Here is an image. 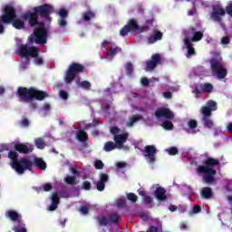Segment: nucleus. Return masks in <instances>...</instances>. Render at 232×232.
<instances>
[{
	"label": "nucleus",
	"mask_w": 232,
	"mask_h": 232,
	"mask_svg": "<svg viewBox=\"0 0 232 232\" xmlns=\"http://www.w3.org/2000/svg\"><path fill=\"white\" fill-rule=\"evenodd\" d=\"M215 168H218L220 169V160L207 157L203 160V165H199L196 169V172L198 175H202V181L205 184H208V186H211V184H215L217 182V179L215 178L217 176V169Z\"/></svg>",
	"instance_id": "f257e3e1"
},
{
	"label": "nucleus",
	"mask_w": 232,
	"mask_h": 232,
	"mask_svg": "<svg viewBox=\"0 0 232 232\" xmlns=\"http://www.w3.org/2000/svg\"><path fill=\"white\" fill-rule=\"evenodd\" d=\"M53 5L50 4H44L42 5L34 7L33 12L28 11L23 14L22 19H24V21H29V24L31 26H37V24H39V17L52 23L51 15L53 14Z\"/></svg>",
	"instance_id": "f03ea898"
},
{
	"label": "nucleus",
	"mask_w": 232,
	"mask_h": 232,
	"mask_svg": "<svg viewBox=\"0 0 232 232\" xmlns=\"http://www.w3.org/2000/svg\"><path fill=\"white\" fill-rule=\"evenodd\" d=\"M155 18L153 15H150L143 25H139V22L135 18H131L128 21L127 24L120 31V35L121 37H126L130 32L132 34H146V32H150V30L153 26V22Z\"/></svg>",
	"instance_id": "7ed1b4c3"
},
{
	"label": "nucleus",
	"mask_w": 232,
	"mask_h": 232,
	"mask_svg": "<svg viewBox=\"0 0 232 232\" xmlns=\"http://www.w3.org/2000/svg\"><path fill=\"white\" fill-rule=\"evenodd\" d=\"M2 14L0 16V34H5V25L3 24H10L17 17V10L11 5H5L2 8Z\"/></svg>",
	"instance_id": "20e7f679"
},
{
	"label": "nucleus",
	"mask_w": 232,
	"mask_h": 232,
	"mask_svg": "<svg viewBox=\"0 0 232 232\" xmlns=\"http://www.w3.org/2000/svg\"><path fill=\"white\" fill-rule=\"evenodd\" d=\"M86 72V67L79 63H72L66 70L64 81L66 84H72L75 81V77Z\"/></svg>",
	"instance_id": "39448f33"
},
{
	"label": "nucleus",
	"mask_w": 232,
	"mask_h": 232,
	"mask_svg": "<svg viewBox=\"0 0 232 232\" xmlns=\"http://www.w3.org/2000/svg\"><path fill=\"white\" fill-rule=\"evenodd\" d=\"M30 44H46L48 42V30L45 27H36L28 37Z\"/></svg>",
	"instance_id": "423d86ee"
},
{
	"label": "nucleus",
	"mask_w": 232,
	"mask_h": 232,
	"mask_svg": "<svg viewBox=\"0 0 232 232\" xmlns=\"http://www.w3.org/2000/svg\"><path fill=\"white\" fill-rule=\"evenodd\" d=\"M10 166L18 175H24L26 170L34 168V162L26 158L19 159L16 162H11Z\"/></svg>",
	"instance_id": "0eeeda50"
},
{
	"label": "nucleus",
	"mask_w": 232,
	"mask_h": 232,
	"mask_svg": "<svg viewBox=\"0 0 232 232\" xmlns=\"http://www.w3.org/2000/svg\"><path fill=\"white\" fill-rule=\"evenodd\" d=\"M16 53L19 55V57H24L25 59L28 57H37V55L41 53V49L37 46L21 44L18 46Z\"/></svg>",
	"instance_id": "6e6552de"
},
{
	"label": "nucleus",
	"mask_w": 232,
	"mask_h": 232,
	"mask_svg": "<svg viewBox=\"0 0 232 232\" xmlns=\"http://www.w3.org/2000/svg\"><path fill=\"white\" fill-rule=\"evenodd\" d=\"M210 66L213 73H217L218 79L222 80L227 77V69L224 68V65L220 63V61L212 58L210 60Z\"/></svg>",
	"instance_id": "1a4fd4ad"
},
{
	"label": "nucleus",
	"mask_w": 232,
	"mask_h": 232,
	"mask_svg": "<svg viewBox=\"0 0 232 232\" xmlns=\"http://www.w3.org/2000/svg\"><path fill=\"white\" fill-rule=\"evenodd\" d=\"M34 95V87H18L16 96L19 98L20 102H32Z\"/></svg>",
	"instance_id": "9d476101"
},
{
	"label": "nucleus",
	"mask_w": 232,
	"mask_h": 232,
	"mask_svg": "<svg viewBox=\"0 0 232 232\" xmlns=\"http://www.w3.org/2000/svg\"><path fill=\"white\" fill-rule=\"evenodd\" d=\"M142 151L147 162L149 164H155L157 160V148L154 145H147Z\"/></svg>",
	"instance_id": "9b49d317"
},
{
	"label": "nucleus",
	"mask_w": 232,
	"mask_h": 232,
	"mask_svg": "<svg viewBox=\"0 0 232 232\" xmlns=\"http://www.w3.org/2000/svg\"><path fill=\"white\" fill-rule=\"evenodd\" d=\"M185 35H192L189 41L192 43H198V41H202L204 37V32L197 31V27L195 26H189L188 29L185 32Z\"/></svg>",
	"instance_id": "f8f14e48"
},
{
	"label": "nucleus",
	"mask_w": 232,
	"mask_h": 232,
	"mask_svg": "<svg viewBox=\"0 0 232 232\" xmlns=\"http://www.w3.org/2000/svg\"><path fill=\"white\" fill-rule=\"evenodd\" d=\"M155 117L157 119H160L163 117L168 121H171V119H175V114L168 108L160 107L155 111Z\"/></svg>",
	"instance_id": "ddd939ff"
},
{
	"label": "nucleus",
	"mask_w": 232,
	"mask_h": 232,
	"mask_svg": "<svg viewBox=\"0 0 232 232\" xmlns=\"http://www.w3.org/2000/svg\"><path fill=\"white\" fill-rule=\"evenodd\" d=\"M159 64H162V60L160 59V54L155 53L151 56L150 60H148L146 63V71L151 72L159 66Z\"/></svg>",
	"instance_id": "4468645a"
},
{
	"label": "nucleus",
	"mask_w": 232,
	"mask_h": 232,
	"mask_svg": "<svg viewBox=\"0 0 232 232\" xmlns=\"http://www.w3.org/2000/svg\"><path fill=\"white\" fill-rule=\"evenodd\" d=\"M211 19L216 23H220L222 21V17L226 15V10L222 8L220 5H214L212 7Z\"/></svg>",
	"instance_id": "2eb2a0df"
},
{
	"label": "nucleus",
	"mask_w": 232,
	"mask_h": 232,
	"mask_svg": "<svg viewBox=\"0 0 232 232\" xmlns=\"http://www.w3.org/2000/svg\"><path fill=\"white\" fill-rule=\"evenodd\" d=\"M14 150L15 151H18V153H22L24 155L34 151V148L30 143H16L14 144Z\"/></svg>",
	"instance_id": "dca6fc26"
},
{
	"label": "nucleus",
	"mask_w": 232,
	"mask_h": 232,
	"mask_svg": "<svg viewBox=\"0 0 232 232\" xmlns=\"http://www.w3.org/2000/svg\"><path fill=\"white\" fill-rule=\"evenodd\" d=\"M203 117H202V122L204 128H208V130H213L215 128V121L211 119V115L209 114V111H207L206 112H201Z\"/></svg>",
	"instance_id": "f3484780"
},
{
	"label": "nucleus",
	"mask_w": 232,
	"mask_h": 232,
	"mask_svg": "<svg viewBox=\"0 0 232 232\" xmlns=\"http://www.w3.org/2000/svg\"><path fill=\"white\" fill-rule=\"evenodd\" d=\"M162 37H164V34L160 30H154L150 35L147 38V43L149 44H155V43L159 41H162Z\"/></svg>",
	"instance_id": "a211bd4d"
},
{
	"label": "nucleus",
	"mask_w": 232,
	"mask_h": 232,
	"mask_svg": "<svg viewBox=\"0 0 232 232\" xmlns=\"http://www.w3.org/2000/svg\"><path fill=\"white\" fill-rule=\"evenodd\" d=\"M108 180H110V176L108 174L101 173L100 179L96 182L97 191H104Z\"/></svg>",
	"instance_id": "6ab92c4d"
},
{
	"label": "nucleus",
	"mask_w": 232,
	"mask_h": 232,
	"mask_svg": "<svg viewBox=\"0 0 232 232\" xmlns=\"http://www.w3.org/2000/svg\"><path fill=\"white\" fill-rule=\"evenodd\" d=\"M58 15H60V18L58 19L60 28H66L68 24V22L66 21V18L68 17V10L61 8L58 12Z\"/></svg>",
	"instance_id": "aec40b11"
},
{
	"label": "nucleus",
	"mask_w": 232,
	"mask_h": 232,
	"mask_svg": "<svg viewBox=\"0 0 232 232\" xmlns=\"http://www.w3.org/2000/svg\"><path fill=\"white\" fill-rule=\"evenodd\" d=\"M129 134L124 132L122 134H118L113 137L114 143L118 147V150H121L124 146V142L128 140Z\"/></svg>",
	"instance_id": "412c9836"
},
{
	"label": "nucleus",
	"mask_w": 232,
	"mask_h": 232,
	"mask_svg": "<svg viewBox=\"0 0 232 232\" xmlns=\"http://www.w3.org/2000/svg\"><path fill=\"white\" fill-rule=\"evenodd\" d=\"M218 107L217 106V102L210 100L207 102V106L201 108V113H206L209 111V115H213V111H217Z\"/></svg>",
	"instance_id": "4be33fe9"
},
{
	"label": "nucleus",
	"mask_w": 232,
	"mask_h": 232,
	"mask_svg": "<svg viewBox=\"0 0 232 232\" xmlns=\"http://www.w3.org/2000/svg\"><path fill=\"white\" fill-rule=\"evenodd\" d=\"M47 97H50L48 92L33 88V101L34 99L36 101H44Z\"/></svg>",
	"instance_id": "5701e85b"
},
{
	"label": "nucleus",
	"mask_w": 232,
	"mask_h": 232,
	"mask_svg": "<svg viewBox=\"0 0 232 232\" xmlns=\"http://www.w3.org/2000/svg\"><path fill=\"white\" fill-rule=\"evenodd\" d=\"M76 139L79 142H82L83 148H88V133L84 130H78L76 133Z\"/></svg>",
	"instance_id": "b1692460"
},
{
	"label": "nucleus",
	"mask_w": 232,
	"mask_h": 232,
	"mask_svg": "<svg viewBox=\"0 0 232 232\" xmlns=\"http://www.w3.org/2000/svg\"><path fill=\"white\" fill-rule=\"evenodd\" d=\"M199 195L203 200H209L213 198V190L209 187H204L201 188Z\"/></svg>",
	"instance_id": "393cba45"
},
{
	"label": "nucleus",
	"mask_w": 232,
	"mask_h": 232,
	"mask_svg": "<svg viewBox=\"0 0 232 232\" xmlns=\"http://www.w3.org/2000/svg\"><path fill=\"white\" fill-rule=\"evenodd\" d=\"M51 200H52V204L48 207V210L55 211V209H57V206H59V203L61 202L59 194L57 192L53 193Z\"/></svg>",
	"instance_id": "a878e982"
},
{
	"label": "nucleus",
	"mask_w": 232,
	"mask_h": 232,
	"mask_svg": "<svg viewBox=\"0 0 232 232\" xmlns=\"http://www.w3.org/2000/svg\"><path fill=\"white\" fill-rule=\"evenodd\" d=\"M154 195L157 200H159L160 202H164V200H168V196H166V189L164 188H157Z\"/></svg>",
	"instance_id": "bb28decb"
},
{
	"label": "nucleus",
	"mask_w": 232,
	"mask_h": 232,
	"mask_svg": "<svg viewBox=\"0 0 232 232\" xmlns=\"http://www.w3.org/2000/svg\"><path fill=\"white\" fill-rule=\"evenodd\" d=\"M97 17V14H95V12L92 11V9H89L87 12H83L82 14V20L83 23H91L92 19H95Z\"/></svg>",
	"instance_id": "cd10ccee"
},
{
	"label": "nucleus",
	"mask_w": 232,
	"mask_h": 232,
	"mask_svg": "<svg viewBox=\"0 0 232 232\" xmlns=\"http://www.w3.org/2000/svg\"><path fill=\"white\" fill-rule=\"evenodd\" d=\"M184 44L188 50L186 57L189 59V57L195 55V48L193 47V44H191V40H189L188 38L184 39Z\"/></svg>",
	"instance_id": "c85d7f7f"
},
{
	"label": "nucleus",
	"mask_w": 232,
	"mask_h": 232,
	"mask_svg": "<svg viewBox=\"0 0 232 232\" xmlns=\"http://www.w3.org/2000/svg\"><path fill=\"white\" fill-rule=\"evenodd\" d=\"M142 119H144V117H142V115L140 114H134L131 117L129 118L126 126L127 128H131L134 126V124H137V122H139V121H142Z\"/></svg>",
	"instance_id": "c756f323"
},
{
	"label": "nucleus",
	"mask_w": 232,
	"mask_h": 232,
	"mask_svg": "<svg viewBox=\"0 0 232 232\" xmlns=\"http://www.w3.org/2000/svg\"><path fill=\"white\" fill-rule=\"evenodd\" d=\"M5 217L7 218H10L12 222H19L21 218V216L15 210H7L5 213Z\"/></svg>",
	"instance_id": "7c9ffc66"
},
{
	"label": "nucleus",
	"mask_w": 232,
	"mask_h": 232,
	"mask_svg": "<svg viewBox=\"0 0 232 232\" xmlns=\"http://www.w3.org/2000/svg\"><path fill=\"white\" fill-rule=\"evenodd\" d=\"M122 220V218L117 213L113 212L109 216V223L113 224V226H119V222Z\"/></svg>",
	"instance_id": "2f4dec72"
},
{
	"label": "nucleus",
	"mask_w": 232,
	"mask_h": 232,
	"mask_svg": "<svg viewBox=\"0 0 232 232\" xmlns=\"http://www.w3.org/2000/svg\"><path fill=\"white\" fill-rule=\"evenodd\" d=\"M33 166H35L36 168H40V169H46V162L43 160L41 158H35L34 161L33 162Z\"/></svg>",
	"instance_id": "473e14b6"
},
{
	"label": "nucleus",
	"mask_w": 232,
	"mask_h": 232,
	"mask_svg": "<svg viewBox=\"0 0 232 232\" xmlns=\"http://www.w3.org/2000/svg\"><path fill=\"white\" fill-rule=\"evenodd\" d=\"M117 144L113 141H107L104 144L103 150L104 151L110 152L113 151V150H117Z\"/></svg>",
	"instance_id": "72a5a7b5"
},
{
	"label": "nucleus",
	"mask_w": 232,
	"mask_h": 232,
	"mask_svg": "<svg viewBox=\"0 0 232 232\" xmlns=\"http://www.w3.org/2000/svg\"><path fill=\"white\" fill-rule=\"evenodd\" d=\"M122 52V49L121 47H111L108 52H107V56L110 57V59H113L117 53Z\"/></svg>",
	"instance_id": "f704fd0d"
},
{
	"label": "nucleus",
	"mask_w": 232,
	"mask_h": 232,
	"mask_svg": "<svg viewBox=\"0 0 232 232\" xmlns=\"http://www.w3.org/2000/svg\"><path fill=\"white\" fill-rule=\"evenodd\" d=\"M11 23L14 28H16V30H23V28H24V21L23 20L14 18Z\"/></svg>",
	"instance_id": "c9c22d12"
},
{
	"label": "nucleus",
	"mask_w": 232,
	"mask_h": 232,
	"mask_svg": "<svg viewBox=\"0 0 232 232\" xmlns=\"http://www.w3.org/2000/svg\"><path fill=\"white\" fill-rule=\"evenodd\" d=\"M77 86H79V88H82V90H90L92 88V82L84 80L82 82H77Z\"/></svg>",
	"instance_id": "e433bc0d"
},
{
	"label": "nucleus",
	"mask_w": 232,
	"mask_h": 232,
	"mask_svg": "<svg viewBox=\"0 0 232 232\" xmlns=\"http://www.w3.org/2000/svg\"><path fill=\"white\" fill-rule=\"evenodd\" d=\"M98 222L100 226L106 227V226H111V223H110V218H106L104 216L98 218Z\"/></svg>",
	"instance_id": "4c0bfd02"
},
{
	"label": "nucleus",
	"mask_w": 232,
	"mask_h": 232,
	"mask_svg": "<svg viewBox=\"0 0 232 232\" xmlns=\"http://www.w3.org/2000/svg\"><path fill=\"white\" fill-rule=\"evenodd\" d=\"M35 146L38 150H44L46 147V143L44 142V140L43 138H37L34 140Z\"/></svg>",
	"instance_id": "58836bf2"
},
{
	"label": "nucleus",
	"mask_w": 232,
	"mask_h": 232,
	"mask_svg": "<svg viewBox=\"0 0 232 232\" xmlns=\"http://www.w3.org/2000/svg\"><path fill=\"white\" fill-rule=\"evenodd\" d=\"M8 159L12 160L11 162H16L19 160V153L15 150H10L8 152Z\"/></svg>",
	"instance_id": "ea45409f"
},
{
	"label": "nucleus",
	"mask_w": 232,
	"mask_h": 232,
	"mask_svg": "<svg viewBox=\"0 0 232 232\" xmlns=\"http://www.w3.org/2000/svg\"><path fill=\"white\" fill-rule=\"evenodd\" d=\"M125 70H126V74L128 75V77H131V75H133V63H131L130 62H128L125 64Z\"/></svg>",
	"instance_id": "a19ab883"
},
{
	"label": "nucleus",
	"mask_w": 232,
	"mask_h": 232,
	"mask_svg": "<svg viewBox=\"0 0 232 232\" xmlns=\"http://www.w3.org/2000/svg\"><path fill=\"white\" fill-rule=\"evenodd\" d=\"M64 181L69 185V186H75L77 184V179H75V176H67L64 179Z\"/></svg>",
	"instance_id": "79ce46f5"
},
{
	"label": "nucleus",
	"mask_w": 232,
	"mask_h": 232,
	"mask_svg": "<svg viewBox=\"0 0 232 232\" xmlns=\"http://www.w3.org/2000/svg\"><path fill=\"white\" fill-rule=\"evenodd\" d=\"M201 88L202 92H204L205 93H211V92H213V84L211 83H205L201 85Z\"/></svg>",
	"instance_id": "37998d69"
},
{
	"label": "nucleus",
	"mask_w": 232,
	"mask_h": 232,
	"mask_svg": "<svg viewBox=\"0 0 232 232\" xmlns=\"http://www.w3.org/2000/svg\"><path fill=\"white\" fill-rule=\"evenodd\" d=\"M162 128L164 129V130H173V122L172 121H163V123H162Z\"/></svg>",
	"instance_id": "c03bdc74"
},
{
	"label": "nucleus",
	"mask_w": 232,
	"mask_h": 232,
	"mask_svg": "<svg viewBox=\"0 0 232 232\" xmlns=\"http://www.w3.org/2000/svg\"><path fill=\"white\" fill-rule=\"evenodd\" d=\"M188 126L189 130H195L197 126H198V122L197 121V120H188Z\"/></svg>",
	"instance_id": "a18cd8bd"
},
{
	"label": "nucleus",
	"mask_w": 232,
	"mask_h": 232,
	"mask_svg": "<svg viewBox=\"0 0 232 232\" xmlns=\"http://www.w3.org/2000/svg\"><path fill=\"white\" fill-rule=\"evenodd\" d=\"M97 126H99V121L97 120H93L92 122L84 126V130H90V128H97Z\"/></svg>",
	"instance_id": "49530a36"
},
{
	"label": "nucleus",
	"mask_w": 232,
	"mask_h": 232,
	"mask_svg": "<svg viewBox=\"0 0 232 232\" xmlns=\"http://www.w3.org/2000/svg\"><path fill=\"white\" fill-rule=\"evenodd\" d=\"M127 198H128V200H130L133 204H135V202H137V200H139V198L134 193H128L127 194Z\"/></svg>",
	"instance_id": "de8ad7c7"
},
{
	"label": "nucleus",
	"mask_w": 232,
	"mask_h": 232,
	"mask_svg": "<svg viewBox=\"0 0 232 232\" xmlns=\"http://www.w3.org/2000/svg\"><path fill=\"white\" fill-rule=\"evenodd\" d=\"M94 168H95V169H104V163L101 160H96L94 161Z\"/></svg>",
	"instance_id": "09e8293b"
},
{
	"label": "nucleus",
	"mask_w": 232,
	"mask_h": 232,
	"mask_svg": "<svg viewBox=\"0 0 232 232\" xmlns=\"http://www.w3.org/2000/svg\"><path fill=\"white\" fill-rule=\"evenodd\" d=\"M202 211V208H200L199 205H194L191 211H190V215H197L198 213H200Z\"/></svg>",
	"instance_id": "8fccbe9b"
},
{
	"label": "nucleus",
	"mask_w": 232,
	"mask_h": 232,
	"mask_svg": "<svg viewBox=\"0 0 232 232\" xmlns=\"http://www.w3.org/2000/svg\"><path fill=\"white\" fill-rule=\"evenodd\" d=\"M34 59V64H37V66H41L44 64V60L43 57L37 55L36 57H33Z\"/></svg>",
	"instance_id": "3c124183"
},
{
	"label": "nucleus",
	"mask_w": 232,
	"mask_h": 232,
	"mask_svg": "<svg viewBox=\"0 0 232 232\" xmlns=\"http://www.w3.org/2000/svg\"><path fill=\"white\" fill-rule=\"evenodd\" d=\"M20 126L22 128H28V126H30V121H28V119H26V118H23L20 121Z\"/></svg>",
	"instance_id": "603ef678"
},
{
	"label": "nucleus",
	"mask_w": 232,
	"mask_h": 232,
	"mask_svg": "<svg viewBox=\"0 0 232 232\" xmlns=\"http://www.w3.org/2000/svg\"><path fill=\"white\" fill-rule=\"evenodd\" d=\"M110 132L115 137V135H119V133H121V129H119L117 126H112L110 129Z\"/></svg>",
	"instance_id": "864d4df0"
},
{
	"label": "nucleus",
	"mask_w": 232,
	"mask_h": 232,
	"mask_svg": "<svg viewBox=\"0 0 232 232\" xmlns=\"http://www.w3.org/2000/svg\"><path fill=\"white\" fill-rule=\"evenodd\" d=\"M82 189H85V191H90V189H92V183H90V181H84L82 185Z\"/></svg>",
	"instance_id": "5fc2aeb1"
},
{
	"label": "nucleus",
	"mask_w": 232,
	"mask_h": 232,
	"mask_svg": "<svg viewBox=\"0 0 232 232\" xmlns=\"http://www.w3.org/2000/svg\"><path fill=\"white\" fill-rule=\"evenodd\" d=\"M179 154V149L177 147H170L169 150V155H178Z\"/></svg>",
	"instance_id": "6e6d98bb"
},
{
	"label": "nucleus",
	"mask_w": 232,
	"mask_h": 232,
	"mask_svg": "<svg viewBox=\"0 0 232 232\" xmlns=\"http://www.w3.org/2000/svg\"><path fill=\"white\" fill-rule=\"evenodd\" d=\"M80 211L82 213V215H88V213H90V209L86 206H82L80 208Z\"/></svg>",
	"instance_id": "4d7b16f0"
},
{
	"label": "nucleus",
	"mask_w": 232,
	"mask_h": 232,
	"mask_svg": "<svg viewBox=\"0 0 232 232\" xmlns=\"http://www.w3.org/2000/svg\"><path fill=\"white\" fill-rule=\"evenodd\" d=\"M60 97H61V99H63V101H67L68 93L66 92V91L61 90L60 91Z\"/></svg>",
	"instance_id": "13d9d810"
},
{
	"label": "nucleus",
	"mask_w": 232,
	"mask_h": 232,
	"mask_svg": "<svg viewBox=\"0 0 232 232\" xmlns=\"http://www.w3.org/2000/svg\"><path fill=\"white\" fill-rule=\"evenodd\" d=\"M229 43H231V39L229 38V36H224L221 38L222 44H229Z\"/></svg>",
	"instance_id": "bf43d9fd"
},
{
	"label": "nucleus",
	"mask_w": 232,
	"mask_h": 232,
	"mask_svg": "<svg viewBox=\"0 0 232 232\" xmlns=\"http://www.w3.org/2000/svg\"><path fill=\"white\" fill-rule=\"evenodd\" d=\"M43 188H44V191H52L53 187L52 186V184L46 183L43 186Z\"/></svg>",
	"instance_id": "052dcab7"
},
{
	"label": "nucleus",
	"mask_w": 232,
	"mask_h": 232,
	"mask_svg": "<svg viewBox=\"0 0 232 232\" xmlns=\"http://www.w3.org/2000/svg\"><path fill=\"white\" fill-rule=\"evenodd\" d=\"M226 12L232 17V3L226 6Z\"/></svg>",
	"instance_id": "680f3d73"
},
{
	"label": "nucleus",
	"mask_w": 232,
	"mask_h": 232,
	"mask_svg": "<svg viewBox=\"0 0 232 232\" xmlns=\"http://www.w3.org/2000/svg\"><path fill=\"white\" fill-rule=\"evenodd\" d=\"M143 200L146 204H151V202H153V198L148 195H146L144 198H143Z\"/></svg>",
	"instance_id": "e2e57ef3"
},
{
	"label": "nucleus",
	"mask_w": 232,
	"mask_h": 232,
	"mask_svg": "<svg viewBox=\"0 0 232 232\" xmlns=\"http://www.w3.org/2000/svg\"><path fill=\"white\" fill-rule=\"evenodd\" d=\"M126 206V201L122 200V199H119L117 201V207L118 208H125Z\"/></svg>",
	"instance_id": "0e129e2a"
},
{
	"label": "nucleus",
	"mask_w": 232,
	"mask_h": 232,
	"mask_svg": "<svg viewBox=\"0 0 232 232\" xmlns=\"http://www.w3.org/2000/svg\"><path fill=\"white\" fill-rule=\"evenodd\" d=\"M141 84L143 86H150V80L146 77L141 78Z\"/></svg>",
	"instance_id": "69168bd1"
},
{
	"label": "nucleus",
	"mask_w": 232,
	"mask_h": 232,
	"mask_svg": "<svg viewBox=\"0 0 232 232\" xmlns=\"http://www.w3.org/2000/svg\"><path fill=\"white\" fill-rule=\"evenodd\" d=\"M163 96H164L165 99H171V97L173 96V94H171L170 92H165L163 93Z\"/></svg>",
	"instance_id": "338daca9"
},
{
	"label": "nucleus",
	"mask_w": 232,
	"mask_h": 232,
	"mask_svg": "<svg viewBox=\"0 0 232 232\" xmlns=\"http://www.w3.org/2000/svg\"><path fill=\"white\" fill-rule=\"evenodd\" d=\"M150 232H159V227L151 226L150 227Z\"/></svg>",
	"instance_id": "774afa93"
}]
</instances>
